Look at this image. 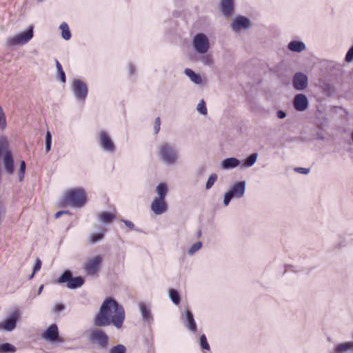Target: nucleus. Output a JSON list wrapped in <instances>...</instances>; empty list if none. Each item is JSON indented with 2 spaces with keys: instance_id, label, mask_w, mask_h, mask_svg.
I'll use <instances>...</instances> for the list:
<instances>
[{
  "instance_id": "1",
  "label": "nucleus",
  "mask_w": 353,
  "mask_h": 353,
  "mask_svg": "<svg viewBox=\"0 0 353 353\" xmlns=\"http://www.w3.org/2000/svg\"><path fill=\"white\" fill-rule=\"evenodd\" d=\"M125 317L123 307L114 299L107 297L94 316L93 323L97 327H107L112 325L117 329H120L123 326Z\"/></svg>"
},
{
  "instance_id": "2",
  "label": "nucleus",
  "mask_w": 353,
  "mask_h": 353,
  "mask_svg": "<svg viewBox=\"0 0 353 353\" xmlns=\"http://www.w3.org/2000/svg\"><path fill=\"white\" fill-rule=\"evenodd\" d=\"M157 155L159 161L166 166L176 165L181 158L177 146L168 141L159 143L157 149Z\"/></svg>"
},
{
  "instance_id": "3",
  "label": "nucleus",
  "mask_w": 353,
  "mask_h": 353,
  "mask_svg": "<svg viewBox=\"0 0 353 353\" xmlns=\"http://www.w3.org/2000/svg\"><path fill=\"white\" fill-rule=\"evenodd\" d=\"M64 202L73 208H81L83 207L86 202L85 190L83 188H71L65 194Z\"/></svg>"
},
{
  "instance_id": "4",
  "label": "nucleus",
  "mask_w": 353,
  "mask_h": 353,
  "mask_svg": "<svg viewBox=\"0 0 353 353\" xmlns=\"http://www.w3.org/2000/svg\"><path fill=\"white\" fill-rule=\"evenodd\" d=\"M246 190V181H239L234 182L228 190L224 194L223 203L224 206H228L232 199H239L244 196Z\"/></svg>"
},
{
  "instance_id": "5",
  "label": "nucleus",
  "mask_w": 353,
  "mask_h": 353,
  "mask_svg": "<svg viewBox=\"0 0 353 353\" xmlns=\"http://www.w3.org/2000/svg\"><path fill=\"white\" fill-rule=\"evenodd\" d=\"M97 139L102 151L108 154H114L116 152V144L108 132L100 130L97 133Z\"/></svg>"
},
{
  "instance_id": "6",
  "label": "nucleus",
  "mask_w": 353,
  "mask_h": 353,
  "mask_svg": "<svg viewBox=\"0 0 353 353\" xmlns=\"http://www.w3.org/2000/svg\"><path fill=\"white\" fill-rule=\"evenodd\" d=\"M57 283L59 284L66 283L69 289L74 290L81 288L84 284V279L81 276H72V273L70 270H65L57 279Z\"/></svg>"
},
{
  "instance_id": "7",
  "label": "nucleus",
  "mask_w": 353,
  "mask_h": 353,
  "mask_svg": "<svg viewBox=\"0 0 353 353\" xmlns=\"http://www.w3.org/2000/svg\"><path fill=\"white\" fill-rule=\"evenodd\" d=\"M252 27V21L247 17L238 14L230 23V28L234 33L249 30Z\"/></svg>"
},
{
  "instance_id": "8",
  "label": "nucleus",
  "mask_w": 353,
  "mask_h": 353,
  "mask_svg": "<svg viewBox=\"0 0 353 353\" xmlns=\"http://www.w3.org/2000/svg\"><path fill=\"white\" fill-rule=\"evenodd\" d=\"M71 91L77 101L85 102L88 94V88L83 81L79 79H73L71 83Z\"/></svg>"
},
{
  "instance_id": "9",
  "label": "nucleus",
  "mask_w": 353,
  "mask_h": 353,
  "mask_svg": "<svg viewBox=\"0 0 353 353\" xmlns=\"http://www.w3.org/2000/svg\"><path fill=\"white\" fill-rule=\"evenodd\" d=\"M34 35V28L30 26L26 30L22 31L16 35L10 37L7 41V44H20L26 43L30 41Z\"/></svg>"
},
{
  "instance_id": "10",
  "label": "nucleus",
  "mask_w": 353,
  "mask_h": 353,
  "mask_svg": "<svg viewBox=\"0 0 353 353\" xmlns=\"http://www.w3.org/2000/svg\"><path fill=\"white\" fill-rule=\"evenodd\" d=\"M89 340L96 343L101 348L105 349L108 345V336L101 329H94L90 331Z\"/></svg>"
},
{
  "instance_id": "11",
  "label": "nucleus",
  "mask_w": 353,
  "mask_h": 353,
  "mask_svg": "<svg viewBox=\"0 0 353 353\" xmlns=\"http://www.w3.org/2000/svg\"><path fill=\"white\" fill-rule=\"evenodd\" d=\"M293 88L297 91H303L308 86V77L302 72L294 73L292 78Z\"/></svg>"
},
{
  "instance_id": "12",
  "label": "nucleus",
  "mask_w": 353,
  "mask_h": 353,
  "mask_svg": "<svg viewBox=\"0 0 353 353\" xmlns=\"http://www.w3.org/2000/svg\"><path fill=\"white\" fill-rule=\"evenodd\" d=\"M102 263V257L100 255L89 259L84 264L83 268L86 274L90 276L95 275L99 270Z\"/></svg>"
},
{
  "instance_id": "13",
  "label": "nucleus",
  "mask_w": 353,
  "mask_h": 353,
  "mask_svg": "<svg viewBox=\"0 0 353 353\" xmlns=\"http://www.w3.org/2000/svg\"><path fill=\"white\" fill-rule=\"evenodd\" d=\"M218 8L225 17H230L234 14L235 0H219Z\"/></svg>"
},
{
  "instance_id": "14",
  "label": "nucleus",
  "mask_w": 353,
  "mask_h": 353,
  "mask_svg": "<svg viewBox=\"0 0 353 353\" xmlns=\"http://www.w3.org/2000/svg\"><path fill=\"white\" fill-rule=\"evenodd\" d=\"M42 338L51 343L61 342L59 336V330L56 324L50 325L42 334Z\"/></svg>"
},
{
  "instance_id": "15",
  "label": "nucleus",
  "mask_w": 353,
  "mask_h": 353,
  "mask_svg": "<svg viewBox=\"0 0 353 353\" xmlns=\"http://www.w3.org/2000/svg\"><path fill=\"white\" fill-rule=\"evenodd\" d=\"M19 316V310L14 311L9 316H8L3 323L0 325V328L11 332L17 325V321Z\"/></svg>"
},
{
  "instance_id": "16",
  "label": "nucleus",
  "mask_w": 353,
  "mask_h": 353,
  "mask_svg": "<svg viewBox=\"0 0 353 353\" xmlns=\"http://www.w3.org/2000/svg\"><path fill=\"white\" fill-rule=\"evenodd\" d=\"M293 105L296 110L302 112L305 110L309 105V101L304 94H297L293 101Z\"/></svg>"
},
{
  "instance_id": "17",
  "label": "nucleus",
  "mask_w": 353,
  "mask_h": 353,
  "mask_svg": "<svg viewBox=\"0 0 353 353\" xmlns=\"http://www.w3.org/2000/svg\"><path fill=\"white\" fill-rule=\"evenodd\" d=\"M150 208L156 215H160L167 211L168 205L165 199L154 198L151 203Z\"/></svg>"
},
{
  "instance_id": "18",
  "label": "nucleus",
  "mask_w": 353,
  "mask_h": 353,
  "mask_svg": "<svg viewBox=\"0 0 353 353\" xmlns=\"http://www.w3.org/2000/svg\"><path fill=\"white\" fill-rule=\"evenodd\" d=\"M185 326L191 332H196V324L192 312L186 310L185 314L181 316Z\"/></svg>"
},
{
  "instance_id": "19",
  "label": "nucleus",
  "mask_w": 353,
  "mask_h": 353,
  "mask_svg": "<svg viewBox=\"0 0 353 353\" xmlns=\"http://www.w3.org/2000/svg\"><path fill=\"white\" fill-rule=\"evenodd\" d=\"M139 307L143 322L150 325L153 322L150 307L143 302H141Z\"/></svg>"
},
{
  "instance_id": "20",
  "label": "nucleus",
  "mask_w": 353,
  "mask_h": 353,
  "mask_svg": "<svg viewBox=\"0 0 353 353\" xmlns=\"http://www.w3.org/2000/svg\"><path fill=\"white\" fill-rule=\"evenodd\" d=\"M3 162L6 172L12 174L14 172V160L10 151H6L3 155Z\"/></svg>"
},
{
  "instance_id": "21",
  "label": "nucleus",
  "mask_w": 353,
  "mask_h": 353,
  "mask_svg": "<svg viewBox=\"0 0 353 353\" xmlns=\"http://www.w3.org/2000/svg\"><path fill=\"white\" fill-rule=\"evenodd\" d=\"M241 161L235 157H230L223 159L221 161V166L224 170L233 169L239 166Z\"/></svg>"
},
{
  "instance_id": "22",
  "label": "nucleus",
  "mask_w": 353,
  "mask_h": 353,
  "mask_svg": "<svg viewBox=\"0 0 353 353\" xmlns=\"http://www.w3.org/2000/svg\"><path fill=\"white\" fill-rule=\"evenodd\" d=\"M184 74L196 85H201L203 83V79L201 76L196 73L190 68H185L184 70Z\"/></svg>"
},
{
  "instance_id": "23",
  "label": "nucleus",
  "mask_w": 353,
  "mask_h": 353,
  "mask_svg": "<svg viewBox=\"0 0 353 353\" xmlns=\"http://www.w3.org/2000/svg\"><path fill=\"white\" fill-rule=\"evenodd\" d=\"M99 221L105 224L111 223L116 218L114 213L110 212L103 211L98 214L97 215Z\"/></svg>"
},
{
  "instance_id": "24",
  "label": "nucleus",
  "mask_w": 353,
  "mask_h": 353,
  "mask_svg": "<svg viewBox=\"0 0 353 353\" xmlns=\"http://www.w3.org/2000/svg\"><path fill=\"white\" fill-rule=\"evenodd\" d=\"M351 350H353V342L349 341L338 344L334 348V352L345 353Z\"/></svg>"
},
{
  "instance_id": "25",
  "label": "nucleus",
  "mask_w": 353,
  "mask_h": 353,
  "mask_svg": "<svg viewBox=\"0 0 353 353\" xmlns=\"http://www.w3.org/2000/svg\"><path fill=\"white\" fill-rule=\"evenodd\" d=\"M156 192L158 194L157 199H165L168 194V186L165 183H160L156 188Z\"/></svg>"
},
{
  "instance_id": "26",
  "label": "nucleus",
  "mask_w": 353,
  "mask_h": 353,
  "mask_svg": "<svg viewBox=\"0 0 353 353\" xmlns=\"http://www.w3.org/2000/svg\"><path fill=\"white\" fill-rule=\"evenodd\" d=\"M258 154L256 152L252 153L245 159L241 164V167L250 168L252 167L256 161Z\"/></svg>"
},
{
  "instance_id": "27",
  "label": "nucleus",
  "mask_w": 353,
  "mask_h": 353,
  "mask_svg": "<svg viewBox=\"0 0 353 353\" xmlns=\"http://www.w3.org/2000/svg\"><path fill=\"white\" fill-rule=\"evenodd\" d=\"M59 29L61 30V37L63 39L69 40L71 38V32L67 23L62 22L59 26Z\"/></svg>"
},
{
  "instance_id": "28",
  "label": "nucleus",
  "mask_w": 353,
  "mask_h": 353,
  "mask_svg": "<svg viewBox=\"0 0 353 353\" xmlns=\"http://www.w3.org/2000/svg\"><path fill=\"white\" fill-rule=\"evenodd\" d=\"M169 297L175 305H179L181 301V297L178 291L175 289H170L168 291Z\"/></svg>"
},
{
  "instance_id": "29",
  "label": "nucleus",
  "mask_w": 353,
  "mask_h": 353,
  "mask_svg": "<svg viewBox=\"0 0 353 353\" xmlns=\"http://www.w3.org/2000/svg\"><path fill=\"white\" fill-rule=\"evenodd\" d=\"M192 44H209L208 39L205 34L199 33L194 37Z\"/></svg>"
},
{
  "instance_id": "30",
  "label": "nucleus",
  "mask_w": 353,
  "mask_h": 353,
  "mask_svg": "<svg viewBox=\"0 0 353 353\" xmlns=\"http://www.w3.org/2000/svg\"><path fill=\"white\" fill-rule=\"evenodd\" d=\"M16 350V347L9 343L0 345V353H14Z\"/></svg>"
},
{
  "instance_id": "31",
  "label": "nucleus",
  "mask_w": 353,
  "mask_h": 353,
  "mask_svg": "<svg viewBox=\"0 0 353 353\" xmlns=\"http://www.w3.org/2000/svg\"><path fill=\"white\" fill-rule=\"evenodd\" d=\"M56 68L57 70V75L59 77L60 81L64 83L66 81V77L62 66L57 59H55Z\"/></svg>"
},
{
  "instance_id": "32",
  "label": "nucleus",
  "mask_w": 353,
  "mask_h": 353,
  "mask_svg": "<svg viewBox=\"0 0 353 353\" xmlns=\"http://www.w3.org/2000/svg\"><path fill=\"white\" fill-rule=\"evenodd\" d=\"M347 240L345 236L340 235L334 243L335 248L342 249L347 245Z\"/></svg>"
},
{
  "instance_id": "33",
  "label": "nucleus",
  "mask_w": 353,
  "mask_h": 353,
  "mask_svg": "<svg viewBox=\"0 0 353 353\" xmlns=\"http://www.w3.org/2000/svg\"><path fill=\"white\" fill-rule=\"evenodd\" d=\"M202 245H203L202 242H201V241H197V242L194 243L188 249V254L190 256L194 255L195 252H196L197 251H199L201 248Z\"/></svg>"
},
{
  "instance_id": "34",
  "label": "nucleus",
  "mask_w": 353,
  "mask_h": 353,
  "mask_svg": "<svg viewBox=\"0 0 353 353\" xmlns=\"http://www.w3.org/2000/svg\"><path fill=\"white\" fill-rule=\"evenodd\" d=\"M128 72L130 79L134 80L137 76L136 67L132 63H129L128 65Z\"/></svg>"
},
{
  "instance_id": "35",
  "label": "nucleus",
  "mask_w": 353,
  "mask_h": 353,
  "mask_svg": "<svg viewBox=\"0 0 353 353\" xmlns=\"http://www.w3.org/2000/svg\"><path fill=\"white\" fill-rule=\"evenodd\" d=\"M196 110L202 115H206L208 113L205 102L201 99L197 104Z\"/></svg>"
},
{
  "instance_id": "36",
  "label": "nucleus",
  "mask_w": 353,
  "mask_h": 353,
  "mask_svg": "<svg viewBox=\"0 0 353 353\" xmlns=\"http://www.w3.org/2000/svg\"><path fill=\"white\" fill-rule=\"evenodd\" d=\"M217 178H218V176L215 173L210 174V176H209V178L207 180V182L205 184V189L210 190L213 186V185L214 184L216 181L217 180Z\"/></svg>"
},
{
  "instance_id": "37",
  "label": "nucleus",
  "mask_w": 353,
  "mask_h": 353,
  "mask_svg": "<svg viewBox=\"0 0 353 353\" xmlns=\"http://www.w3.org/2000/svg\"><path fill=\"white\" fill-rule=\"evenodd\" d=\"M193 47L196 53L203 55L208 51L210 46H193Z\"/></svg>"
},
{
  "instance_id": "38",
  "label": "nucleus",
  "mask_w": 353,
  "mask_h": 353,
  "mask_svg": "<svg viewBox=\"0 0 353 353\" xmlns=\"http://www.w3.org/2000/svg\"><path fill=\"white\" fill-rule=\"evenodd\" d=\"M110 353H126V348L123 345L119 344L110 350Z\"/></svg>"
},
{
  "instance_id": "39",
  "label": "nucleus",
  "mask_w": 353,
  "mask_h": 353,
  "mask_svg": "<svg viewBox=\"0 0 353 353\" xmlns=\"http://www.w3.org/2000/svg\"><path fill=\"white\" fill-rule=\"evenodd\" d=\"M103 239V232H97L93 233L90 235V242L92 243H95Z\"/></svg>"
},
{
  "instance_id": "40",
  "label": "nucleus",
  "mask_w": 353,
  "mask_h": 353,
  "mask_svg": "<svg viewBox=\"0 0 353 353\" xmlns=\"http://www.w3.org/2000/svg\"><path fill=\"white\" fill-rule=\"evenodd\" d=\"M8 142L6 138L1 137L0 138V157L1 155L5 154L6 151H8Z\"/></svg>"
},
{
  "instance_id": "41",
  "label": "nucleus",
  "mask_w": 353,
  "mask_h": 353,
  "mask_svg": "<svg viewBox=\"0 0 353 353\" xmlns=\"http://www.w3.org/2000/svg\"><path fill=\"white\" fill-rule=\"evenodd\" d=\"M200 345L204 350H210V345L207 341V338L205 334H202L200 336Z\"/></svg>"
},
{
  "instance_id": "42",
  "label": "nucleus",
  "mask_w": 353,
  "mask_h": 353,
  "mask_svg": "<svg viewBox=\"0 0 353 353\" xmlns=\"http://www.w3.org/2000/svg\"><path fill=\"white\" fill-rule=\"evenodd\" d=\"M26 163L24 161H21L20 163V168L19 172V179L20 181H23L26 172Z\"/></svg>"
},
{
  "instance_id": "43",
  "label": "nucleus",
  "mask_w": 353,
  "mask_h": 353,
  "mask_svg": "<svg viewBox=\"0 0 353 353\" xmlns=\"http://www.w3.org/2000/svg\"><path fill=\"white\" fill-rule=\"evenodd\" d=\"M290 51L301 52L305 48V46H288Z\"/></svg>"
},
{
  "instance_id": "44",
  "label": "nucleus",
  "mask_w": 353,
  "mask_h": 353,
  "mask_svg": "<svg viewBox=\"0 0 353 353\" xmlns=\"http://www.w3.org/2000/svg\"><path fill=\"white\" fill-rule=\"evenodd\" d=\"M161 126V119L159 117H157L155 119L154 125V134H158L160 130Z\"/></svg>"
},
{
  "instance_id": "45",
  "label": "nucleus",
  "mask_w": 353,
  "mask_h": 353,
  "mask_svg": "<svg viewBox=\"0 0 353 353\" xmlns=\"http://www.w3.org/2000/svg\"><path fill=\"white\" fill-rule=\"evenodd\" d=\"M345 61L349 63L353 61V46L347 51L345 55Z\"/></svg>"
},
{
  "instance_id": "46",
  "label": "nucleus",
  "mask_w": 353,
  "mask_h": 353,
  "mask_svg": "<svg viewBox=\"0 0 353 353\" xmlns=\"http://www.w3.org/2000/svg\"><path fill=\"white\" fill-rule=\"evenodd\" d=\"M202 62L205 65H211L212 63V59L209 55L203 56L201 58Z\"/></svg>"
},
{
  "instance_id": "47",
  "label": "nucleus",
  "mask_w": 353,
  "mask_h": 353,
  "mask_svg": "<svg viewBox=\"0 0 353 353\" xmlns=\"http://www.w3.org/2000/svg\"><path fill=\"white\" fill-rule=\"evenodd\" d=\"M294 170L296 172L303 174H307L310 171V170L309 168H296L294 169Z\"/></svg>"
},
{
  "instance_id": "48",
  "label": "nucleus",
  "mask_w": 353,
  "mask_h": 353,
  "mask_svg": "<svg viewBox=\"0 0 353 353\" xmlns=\"http://www.w3.org/2000/svg\"><path fill=\"white\" fill-rule=\"evenodd\" d=\"M41 261L39 259H37L33 268V274H35L37 272H38L41 269Z\"/></svg>"
},
{
  "instance_id": "49",
  "label": "nucleus",
  "mask_w": 353,
  "mask_h": 353,
  "mask_svg": "<svg viewBox=\"0 0 353 353\" xmlns=\"http://www.w3.org/2000/svg\"><path fill=\"white\" fill-rule=\"evenodd\" d=\"M65 309V305L63 303H57L54 307L53 311L54 312H62Z\"/></svg>"
},
{
  "instance_id": "50",
  "label": "nucleus",
  "mask_w": 353,
  "mask_h": 353,
  "mask_svg": "<svg viewBox=\"0 0 353 353\" xmlns=\"http://www.w3.org/2000/svg\"><path fill=\"white\" fill-rule=\"evenodd\" d=\"M121 222H123L125 224V225L126 227H128L131 230L134 228V223L130 221L125 220V219H121Z\"/></svg>"
},
{
  "instance_id": "51",
  "label": "nucleus",
  "mask_w": 353,
  "mask_h": 353,
  "mask_svg": "<svg viewBox=\"0 0 353 353\" xmlns=\"http://www.w3.org/2000/svg\"><path fill=\"white\" fill-rule=\"evenodd\" d=\"M6 126V121L4 115L2 116L0 113V128L3 130Z\"/></svg>"
},
{
  "instance_id": "52",
  "label": "nucleus",
  "mask_w": 353,
  "mask_h": 353,
  "mask_svg": "<svg viewBox=\"0 0 353 353\" xmlns=\"http://www.w3.org/2000/svg\"><path fill=\"white\" fill-rule=\"evenodd\" d=\"M276 116L279 119H284L286 117V113L281 110H279L276 112Z\"/></svg>"
},
{
  "instance_id": "53",
  "label": "nucleus",
  "mask_w": 353,
  "mask_h": 353,
  "mask_svg": "<svg viewBox=\"0 0 353 353\" xmlns=\"http://www.w3.org/2000/svg\"><path fill=\"white\" fill-rule=\"evenodd\" d=\"M46 143H52V134L50 131H47L46 132Z\"/></svg>"
},
{
  "instance_id": "54",
  "label": "nucleus",
  "mask_w": 353,
  "mask_h": 353,
  "mask_svg": "<svg viewBox=\"0 0 353 353\" xmlns=\"http://www.w3.org/2000/svg\"><path fill=\"white\" fill-rule=\"evenodd\" d=\"M64 214H70L68 211L67 210H61V211H59L57 212L56 214H55V218L56 219H58L59 218L61 215Z\"/></svg>"
},
{
  "instance_id": "55",
  "label": "nucleus",
  "mask_w": 353,
  "mask_h": 353,
  "mask_svg": "<svg viewBox=\"0 0 353 353\" xmlns=\"http://www.w3.org/2000/svg\"><path fill=\"white\" fill-rule=\"evenodd\" d=\"M288 44L294 45V44H304V43L302 41H300L299 39H294V40L291 41Z\"/></svg>"
},
{
  "instance_id": "56",
  "label": "nucleus",
  "mask_w": 353,
  "mask_h": 353,
  "mask_svg": "<svg viewBox=\"0 0 353 353\" xmlns=\"http://www.w3.org/2000/svg\"><path fill=\"white\" fill-rule=\"evenodd\" d=\"M52 143H46V151L48 152L51 150Z\"/></svg>"
},
{
  "instance_id": "57",
  "label": "nucleus",
  "mask_w": 353,
  "mask_h": 353,
  "mask_svg": "<svg viewBox=\"0 0 353 353\" xmlns=\"http://www.w3.org/2000/svg\"><path fill=\"white\" fill-rule=\"evenodd\" d=\"M43 290V285H41L38 290V294H40Z\"/></svg>"
},
{
  "instance_id": "58",
  "label": "nucleus",
  "mask_w": 353,
  "mask_h": 353,
  "mask_svg": "<svg viewBox=\"0 0 353 353\" xmlns=\"http://www.w3.org/2000/svg\"><path fill=\"white\" fill-rule=\"evenodd\" d=\"M0 113H1L2 116H3L4 114V112H3V110L2 109V108L0 106Z\"/></svg>"
},
{
  "instance_id": "59",
  "label": "nucleus",
  "mask_w": 353,
  "mask_h": 353,
  "mask_svg": "<svg viewBox=\"0 0 353 353\" xmlns=\"http://www.w3.org/2000/svg\"><path fill=\"white\" fill-rule=\"evenodd\" d=\"M34 274H33V272H32V273L30 275L29 279H32V278H33V276H34Z\"/></svg>"
},
{
  "instance_id": "60",
  "label": "nucleus",
  "mask_w": 353,
  "mask_h": 353,
  "mask_svg": "<svg viewBox=\"0 0 353 353\" xmlns=\"http://www.w3.org/2000/svg\"><path fill=\"white\" fill-rule=\"evenodd\" d=\"M44 0H37V2L41 3L43 2Z\"/></svg>"
}]
</instances>
